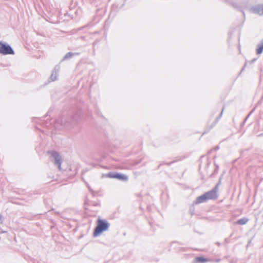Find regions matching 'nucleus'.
<instances>
[{
	"mask_svg": "<svg viewBox=\"0 0 263 263\" xmlns=\"http://www.w3.org/2000/svg\"><path fill=\"white\" fill-rule=\"evenodd\" d=\"M3 216L0 214V223L3 222Z\"/></svg>",
	"mask_w": 263,
	"mask_h": 263,
	"instance_id": "4468645a",
	"label": "nucleus"
},
{
	"mask_svg": "<svg viewBox=\"0 0 263 263\" xmlns=\"http://www.w3.org/2000/svg\"><path fill=\"white\" fill-rule=\"evenodd\" d=\"M60 70V67L59 66H56L53 70L52 71L51 74L50 76V79L51 81H55L58 77V72Z\"/></svg>",
	"mask_w": 263,
	"mask_h": 263,
	"instance_id": "39448f33",
	"label": "nucleus"
},
{
	"mask_svg": "<svg viewBox=\"0 0 263 263\" xmlns=\"http://www.w3.org/2000/svg\"><path fill=\"white\" fill-rule=\"evenodd\" d=\"M75 54H77V53H73L72 52H68L64 57L63 61L69 59L71 58Z\"/></svg>",
	"mask_w": 263,
	"mask_h": 263,
	"instance_id": "9d476101",
	"label": "nucleus"
},
{
	"mask_svg": "<svg viewBox=\"0 0 263 263\" xmlns=\"http://www.w3.org/2000/svg\"><path fill=\"white\" fill-rule=\"evenodd\" d=\"M196 261L200 262H203L205 261V259L202 257H198L196 258Z\"/></svg>",
	"mask_w": 263,
	"mask_h": 263,
	"instance_id": "f8f14e48",
	"label": "nucleus"
},
{
	"mask_svg": "<svg viewBox=\"0 0 263 263\" xmlns=\"http://www.w3.org/2000/svg\"><path fill=\"white\" fill-rule=\"evenodd\" d=\"M106 176L107 177H109V178H115V176H116V174H114V173H108L106 175Z\"/></svg>",
	"mask_w": 263,
	"mask_h": 263,
	"instance_id": "ddd939ff",
	"label": "nucleus"
},
{
	"mask_svg": "<svg viewBox=\"0 0 263 263\" xmlns=\"http://www.w3.org/2000/svg\"><path fill=\"white\" fill-rule=\"evenodd\" d=\"M52 156L54 159V164L57 165L59 170H61V157L59 154L56 152H53Z\"/></svg>",
	"mask_w": 263,
	"mask_h": 263,
	"instance_id": "20e7f679",
	"label": "nucleus"
},
{
	"mask_svg": "<svg viewBox=\"0 0 263 263\" xmlns=\"http://www.w3.org/2000/svg\"><path fill=\"white\" fill-rule=\"evenodd\" d=\"M253 11L259 15H263V6H257L253 9Z\"/></svg>",
	"mask_w": 263,
	"mask_h": 263,
	"instance_id": "6e6552de",
	"label": "nucleus"
},
{
	"mask_svg": "<svg viewBox=\"0 0 263 263\" xmlns=\"http://www.w3.org/2000/svg\"><path fill=\"white\" fill-rule=\"evenodd\" d=\"M218 186H216L212 190L205 193L207 200L215 199L217 198V192Z\"/></svg>",
	"mask_w": 263,
	"mask_h": 263,
	"instance_id": "7ed1b4c3",
	"label": "nucleus"
},
{
	"mask_svg": "<svg viewBox=\"0 0 263 263\" xmlns=\"http://www.w3.org/2000/svg\"><path fill=\"white\" fill-rule=\"evenodd\" d=\"M263 51V40L257 45L256 53L258 54H261Z\"/></svg>",
	"mask_w": 263,
	"mask_h": 263,
	"instance_id": "1a4fd4ad",
	"label": "nucleus"
},
{
	"mask_svg": "<svg viewBox=\"0 0 263 263\" xmlns=\"http://www.w3.org/2000/svg\"><path fill=\"white\" fill-rule=\"evenodd\" d=\"M0 53L3 55L14 54V51L9 45L0 41Z\"/></svg>",
	"mask_w": 263,
	"mask_h": 263,
	"instance_id": "f03ea898",
	"label": "nucleus"
},
{
	"mask_svg": "<svg viewBox=\"0 0 263 263\" xmlns=\"http://www.w3.org/2000/svg\"><path fill=\"white\" fill-rule=\"evenodd\" d=\"M109 227L110 224L106 220L99 218L97 220V226L93 232V236L96 237L101 235L103 232L107 231Z\"/></svg>",
	"mask_w": 263,
	"mask_h": 263,
	"instance_id": "f257e3e1",
	"label": "nucleus"
},
{
	"mask_svg": "<svg viewBox=\"0 0 263 263\" xmlns=\"http://www.w3.org/2000/svg\"><path fill=\"white\" fill-rule=\"evenodd\" d=\"M115 178L122 181H127L128 176L120 173H116Z\"/></svg>",
	"mask_w": 263,
	"mask_h": 263,
	"instance_id": "423d86ee",
	"label": "nucleus"
},
{
	"mask_svg": "<svg viewBox=\"0 0 263 263\" xmlns=\"http://www.w3.org/2000/svg\"><path fill=\"white\" fill-rule=\"evenodd\" d=\"M207 200L206 197L205 196V194H204L203 195L198 197L196 200L195 203L196 204L200 203L202 202H205Z\"/></svg>",
	"mask_w": 263,
	"mask_h": 263,
	"instance_id": "0eeeda50",
	"label": "nucleus"
},
{
	"mask_svg": "<svg viewBox=\"0 0 263 263\" xmlns=\"http://www.w3.org/2000/svg\"><path fill=\"white\" fill-rule=\"evenodd\" d=\"M248 221V220L247 218H243L240 219L239 220H238L237 223L240 225H243V224H245L246 223H247Z\"/></svg>",
	"mask_w": 263,
	"mask_h": 263,
	"instance_id": "9b49d317",
	"label": "nucleus"
}]
</instances>
